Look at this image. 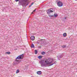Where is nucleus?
<instances>
[{"instance_id": "10", "label": "nucleus", "mask_w": 77, "mask_h": 77, "mask_svg": "<svg viewBox=\"0 0 77 77\" xmlns=\"http://www.w3.org/2000/svg\"><path fill=\"white\" fill-rule=\"evenodd\" d=\"M42 57V56L40 55L38 56V58L39 59H41Z\"/></svg>"}, {"instance_id": "24", "label": "nucleus", "mask_w": 77, "mask_h": 77, "mask_svg": "<svg viewBox=\"0 0 77 77\" xmlns=\"http://www.w3.org/2000/svg\"><path fill=\"white\" fill-rule=\"evenodd\" d=\"M38 48H41V46H39V47H38Z\"/></svg>"}, {"instance_id": "11", "label": "nucleus", "mask_w": 77, "mask_h": 77, "mask_svg": "<svg viewBox=\"0 0 77 77\" xmlns=\"http://www.w3.org/2000/svg\"><path fill=\"white\" fill-rule=\"evenodd\" d=\"M31 47V48H34L35 46H34V45H33V44H32Z\"/></svg>"}, {"instance_id": "23", "label": "nucleus", "mask_w": 77, "mask_h": 77, "mask_svg": "<svg viewBox=\"0 0 77 77\" xmlns=\"http://www.w3.org/2000/svg\"><path fill=\"white\" fill-rule=\"evenodd\" d=\"M33 3H34V2H32V3H31V5H32L33 4Z\"/></svg>"}, {"instance_id": "1", "label": "nucleus", "mask_w": 77, "mask_h": 77, "mask_svg": "<svg viewBox=\"0 0 77 77\" xmlns=\"http://www.w3.org/2000/svg\"><path fill=\"white\" fill-rule=\"evenodd\" d=\"M52 61H51V58H48V60L46 59L45 60V61L44 62V60H42L40 62V63L41 65V66L43 67V66H46V65H48L49 64V66H51L54 64H55L56 62H54V63H53V59H52ZM52 63V64H51Z\"/></svg>"}, {"instance_id": "29", "label": "nucleus", "mask_w": 77, "mask_h": 77, "mask_svg": "<svg viewBox=\"0 0 77 77\" xmlns=\"http://www.w3.org/2000/svg\"><path fill=\"white\" fill-rule=\"evenodd\" d=\"M16 50H17V49H16Z\"/></svg>"}, {"instance_id": "5", "label": "nucleus", "mask_w": 77, "mask_h": 77, "mask_svg": "<svg viewBox=\"0 0 77 77\" xmlns=\"http://www.w3.org/2000/svg\"><path fill=\"white\" fill-rule=\"evenodd\" d=\"M23 2H25V1H19V4L20 5H22L23 6Z\"/></svg>"}, {"instance_id": "28", "label": "nucleus", "mask_w": 77, "mask_h": 77, "mask_svg": "<svg viewBox=\"0 0 77 77\" xmlns=\"http://www.w3.org/2000/svg\"><path fill=\"white\" fill-rule=\"evenodd\" d=\"M75 1H77V0H75Z\"/></svg>"}, {"instance_id": "12", "label": "nucleus", "mask_w": 77, "mask_h": 77, "mask_svg": "<svg viewBox=\"0 0 77 77\" xmlns=\"http://www.w3.org/2000/svg\"><path fill=\"white\" fill-rule=\"evenodd\" d=\"M20 72V69H17V70L16 71V74H18V73H19Z\"/></svg>"}, {"instance_id": "18", "label": "nucleus", "mask_w": 77, "mask_h": 77, "mask_svg": "<svg viewBox=\"0 0 77 77\" xmlns=\"http://www.w3.org/2000/svg\"><path fill=\"white\" fill-rule=\"evenodd\" d=\"M66 45H64L63 46H62L61 47H63V48H65V47H66Z\"/></svg>"}, {"instance_id": "6", "label": "nucleus", "mask_w": 77, "mask_h": 77, "mask_svg": "<svg viewBox=\"0 0 77 77\" xmlns=\"http://www.w3.org/2000/svg\"><path fill=\"white\" fill-rule=\"evenodd\" d=\"M47 12L48 14H50L51 13H52V12H53V11H52L50 9H49L48 11H47Z\"/></svg>"}, {"instance_id": "13", "label": "nucleus", "mask_w": 77, "mask_h": 77, "mask_svg": "<svg viewBox=\"0 0 77 77\" xmlns=\"http://www.w3.org/2000/svg\"><path fill=\"white\" fill-rule=\"evenodd\" d=\"M53 17H57L58 15H57V14H54V15H53Z\"/></svg>"}, {"instance_id": "14", "label": "nucleus", "mask_w": 77, "mask_h": 77, "mask_svg": "<svg viewBox=\"0 0 77 77\" xmlns=\"http://www.w3.org/2000/svg\"><path fill=\"white\" fill-rule=\"evenodd\" d=\"M63 36H64V37H66V33H63Z\"/></svg>"}, {"instance_id": "26", "label": "nucleus", "mask_w": 77, "mask_h": 77, "mask_svg": "<svg viewBox=\"0 0 77 77\" xmlns=\"http://www.w3.org/2000/svg\"><path fill=\"white\" fill-rule=\"evenodd\" d=\"M33 14V12H32L31 13V14Z\"/></svg>"}, {"instance_id": "3", "label": "nucleus", "mask_w": 77, "mask_h": 77, "mask_svg": "<svg viewBox=\"0 0 77 77\" xmlns=\"http://www.w3.org/2000/svg\"><path fill=\"white\" fill-rule=\"evenodd\" d=\"M57 5L59 7H62L63 6V3L61 1H59L57 3Z\"/></svg>"}, {"instance_id": "17", "label": "nucleus", "mask_w": 77, "mask_h": 77, "mask_svg": "<svg viewBox=\"0 0 77 77\" xmlns=\"http://www.w3.org/2000/svg\"><path fill=\"white\" fill-rule=\"evenodd\" d=\"M6 54H11V52H6Z\"/></svg>"}, {"instance_id": "8", "label": "nucleus", "mask_w": 77, "mask_h": 77, "mask_svg": "<svg viewBox=\"0 0 77 77\" xmlns=\"http://www.w3.org/2000/svg\"><path fill=\"white\" fill-rule=\"evenodd\" d=\"M35 36H31L30 37V39L32 41H34V40H35Z\"/></svg>"}, {"instance_id": "27", "label": "nucleus", "mask_w": 77, "mask_h": 77, "mask_svg": "<svg viewBox=\"0 0 77 77\" xmlns=\"http://www.w3.org/2000/svg\"><path fill=\"white\" fill-rule=\"evenodd\" d=\"M66 19V17H65V19Z\"/></svg>"}, {"instance_id": "22", "label": "nucleus", "mask_w": 77, "mask_h": 77, "mask_svg": "<svg viewBox=\"0 0 77 77\" xmlns=\"http://www.w3.org/2000/svg\"><path fill=\"white\" fill-rule=\"evenodd\" d=\"M36 9H35L33 11V12H35V11H36Z\"/></svg>"}, {"instance_id": "15", "label": "nucleus", "mask_w": 77, "mask_h": 77, "mask_svg": "<svg viewBox=\"0 0 77 77\" xmlns=\"http://www.w3.org/2000/svg\"><path fill=\"white\" fill-rule=\"evenodd\" d=\"M35 54H36L38 53V51L37 50H35Z\"/></svg>"}, {"instance_id": "4", "label": "nucleus", "mask_w": 77, "mask_h": 77, "mask_svg": "<svg viewBox=\"0 0 77 77\" xmlns=\"http://www.w3.org/2000/svg\"><path fill=\"white\" fill-rule=\"evenodd\" d=\"M63 54H61L59 56H57V58L58 60H60V59H61L63 56Z\"/></svg>"}, {"instance_id": "16", "label": "nucleus", "mask_w": 77, "mask_h": 77, "mask_svg": "<svg viewBox=\"0 0 77 77\" xmlns=\"http://www.w3.org/2000/svg\"><path fill=\"white\" fill-rule=\"evenodd\" d=\"M43 55H44V54H45V52H42L41 53Z\"/></svg>"}, {"instance_id": "9", "label": "nucleus", "mask_w": 77, "mask_h": 77, "mask_svg": "<svg viewBox=\"0 0 77 77\" xmlns=\"http://www.w3.org/2000/svg\"><path fill=\"white\" fill-rule=\"evenodd\" d=\"M37 74L38 75H41L42 74V72L41 71H38L37 72Z\"/></svg>"}, {"instance_id": "2", "label": "nucleus", "mask_w": 77, "mask_h": 77, "mask_svg": "<svg viewBox=\"0 0 77 77\" xmlns=\"http://www.w3.org/2000/svg\"><path fill=\"white\" fill-rule=\"evenodd\" d=\"M23 55H24V54H22L18 56L16 58L15 60V61L14 62V64H18V63H20V62H21V61L18 60L17 59H23V57H24Z\"/></svg>"}, {"instance_id": "19", "label": "nucleus", "mask_w": 77, "mask_h": 77, "mask_svg": "<svg viewBox=\"0 0 77 77\" xmlns=\"http://www.w3.org/2000/svg\"><path fill=\"white\" fill-rule=\"evenodd\" d=\"M49 17H53V15H49Z\"/></svg>"}, {"instance_id": "21", "label": "nucleus", "mask_w": 77, "mask_h": 77, "mask_svg": "<svg viewBox=\"0 0 77 77\" xmlns=\"http://www.w3.org/2000/svg\"><path fill=\"white\" fill-rule=\"evenodd\" d=\"M19 1V0H15V1L17 2H18Z\"/></svg>"}, {"instance_id": "20", "label": "nucleus", "mask_w": 77, "mask_h": 77, "mask_svg": "<svg viewBox=\"0 0 77 77\" xmlns=\"http://www.w3.org/2000/svg\"><path fill=\"white\" fill-rule=\"evenodd\" d=\"M22 1H25V2H27V1H26V0H22Z\"/></svg>"}, {"instance_id": "7", "label": "nucleus", "mask_w": 77, "mask_h": 77, "mask_svg": "<svg viewBox=\"0 0 77 77\" xmlns=\"http://www.w3.org/2000/svg\"><path fill=\"white\" fill-rule=\"evenodd\" d=\"M29 5V3H28L26 5V2H25L23 3V7H24V6H25V7H26L27 6V5Z\"/></svg>"}, {"instance_id": "25", "label": "nucleus", "mask_w": 77, "mask_h": 77, "mask_svg": "<svg viewBox=\"0 0 77 77\" xmlns=\"http://www.w3.org/2000/svg\"><path fill=\"white\" fill-rule=\"evenodd\" d=\"M31 6H32V5H29V7L30 8V7H31Z\"/></svg>"}]
</instances>
